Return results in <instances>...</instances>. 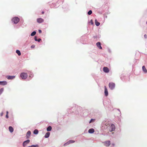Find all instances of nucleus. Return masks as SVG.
I'll use <instances>...</instances> for the list:
<instances>
[{
  "mask_svg": "<svg viewBox=\"0 0 147 147\" xmlns=\"http://www.w3.org/2000/svg\"><path fill=\"white\" fill-rule=\"evenodd\" d=\"M108 129L110 131H114L115 129V125L113 124H112L111 125H109L107 127Z\"/></svg>",
  "mask_w": 147,
  "mask_h": 147,
  "instance_id": "f257e3e1",
  "label": "nucleus"
},
{
  "mask_svg": "<svg viewBox=\"0 0 147 147\" xmlns=\"http://www.w3.org/2000/svg\"><path fill=\"white\" fill-rule=\"evenodd\" d=\"M109 87L111 90H113L115 88V84L113 82H110L109 84Z\"/></svg>",
  "mask_w": 147,
  "mask_h": 147,
  "instance_id": "f03ea898",
  "label": "nucleus"
},
{
  "mask_svg": "<svg viewBox=\"0 0 147 147\" xmlns=\"http://www.w3.org/2000/svg\"><path fill=\"white\" fill-rule=\"evenodd\" d=\"M27 76V74L25 73H22L20 74V77L23 79H26Z\"/></svg>",
  "mask_w": 147,
  "mask_h": 147,
  "instance_id": "7ed1b4c3",
  "label": "nucleus"
},
{
  "mask_svg": "<svg viewBox=\"0 0 147 147\" xmlns=\"http://www.w3.org/2000/svg\"><path fill=\"white\" fill-rule=\"evenodd\" d=\"M12 21L14 23L16 24L19 22L20 19L18 17H14L12 19Z\"/></svg>",
  "mask_w": 147,
  "mask_h": 147,
  "instance_id": "20e7f679",
  "label": "nucleus"
},
{
  "mask_svg": "<svg viewBox=\"0 0 147 147\" xmlns=\"http://www.w3.org/2000/svg\"><path fill=\"white\" fill-rule=\"evenodd\" d=\"M104 144L106 146H109L111 144L110 141H107L103 142Z\"/></svg>",
  "mask_w": 147,
  "mask_h": 147,
  "instance_id": "39448f33",
  "label": "nucleus"
},
{
  "mask_svg": "<svg viewBox=\"0 0 147 147\" xmlns=\"http://www.w3.org/2000/svg\"><path fill=\"white\" fill-rule=\"evenodd\" d=\"M36 21L37 22L39 23H41L44 22V19L41 18H37Z\"/></svg>",
  "mask_w": 147,
  "mask_h": 147,
  "instance_id": "423d86ee",
  "label": "nucleus"
},
{
  "mask_svg": "<svg viewBox=\"0 0 147 147\" xmlns=\"http://www.w3.org/2000/svg\"><path fill=\"white\" fill-rule=\"evenodd\" d=\"M30 142V140H27L25 141L23 143V146H25L27 144H28Z\"/></svg>",
  "mask_w": 147,
  "mask_h": 147,
  "instance_id": "0eeeda50",
  "label": "nucleus"
},
{
  "mask_svg": "<svg viewBox=\"0 0 147 147\" xmlns=\"http://www.w3.org/2000/svg\"><path fill=\"white\" fill-rule=\"evenodd\" d=\"M103 70L105 73H108L109 71V68L107 67H104L103 68Z\"/></svg>",
  "mask_w": 147,
  "mask_h": 147,
  "instance_id": "6e6552de",
  "label": "nucleus"
},
{
  "mask_svg": "<svg viewBox=\"0 0 147 147\" xmlns=\"http://www.w3.org/2000/svg\"><path fill=\"white\" fill-rule=\"evenodd\" d=\"M8 80H12L15 78V76H7L6 77Z\"/></svg>",
  "mask_w": 147,
  "mask_h": 147,
  "instance_id": "1a4fd4ad",
  "label": "nucleus"
},
{
  "mask_svg": "<svg viewBox=\"0 0 147 147\" xmlns=\"http://www.w3.org/2000/svg\"><path fill=\"white\" fill-rule=\"evenodd\" d=\"M105 93L106 96H107L108 95L107 89L105 86Z\"/></svg>",
  "mask_w": 147,
  "mask_h": 147,
  "instance_id": "9d476101",
  "label": "nucleus"
},
{
  "mask_svg": "<svg viewBox=\"0 0 147 147\" xmlns=\"http://www.w3.org/2000/svg\"><path fill=\"white\" fill-rule=\"evenodd\" d=\"M96 45L100 49H102V47L101 46V44L99 42H98L96 44Z\"/></svg>",
  "mask_w": 147,
  "mask_h": 147,
  "instance_id": "9b49d317",
  "label": "nucleus"
},
{
  "mask_svg": "<svg viewBox=\"0 0 147 147\" xmlns=\"http://www.w3.org/2000/svg\"><path fill=\"white\" fill-rule=\"evenodd\" d=\"M7 82L5 81H0V84L3 85H6L7 84Z\"/></svg>",
  "mask_w": 147,
  "mask_h": 147,
  "instance_id": "f8f14e48",
  "label": "nucleus"
},
{
  "mask_svg": "<svg viewBox=\"0 0 147 147\" xmlns=\"http://www.w3.org/2000/svg\"><path fill=\"white\" fill-rule=\"evenodd\" d=\"M31 134V132L30 131H28L27 132L26 135L27 138H28L29 137Z\"/></svg>",
  "mask_w": 147,
  "mask_h": 147,
  "instance_id": "ddd939ff",
  "label": "nucleus"
},
{
  "mask_svg": "<svg viewBox=\"0 0 147 147\" xmlns=\"http://www.w3.org/2000/svg\"><path fill=\"white\" fill-rule=\"evenodd\" d=\"M94 131V129H93L92 128L90 129L88 131V132L89 133H93Z\"/></svg>",
  "mask_w": 147,
  "mask_h": 147,
  "instance_id": "4468645a",
  "label": "nucleus"
},
{
  "mask_svg": "<svg viewBox=\"0 0 147 147\" xmlns=\"http://www.w3.org/2000/svg\"><path fill=\"white\" fill-rule=\"evenodd\" d=\"M75 142V141L73 140H70L68 141L66 144H70L74 143Z\"/></svg>",
  "mask_w": 147,
  "mask_h": 147,
  "instance_id": "2eb2a0df",
  "label": "nucleus"
},
{
  "mask_svg": "<svg viewBox=\"0 0 147 147\" xmlns=\"http://www.w3.org/2000/svg\"><path fill=\"white\" fill-rule=\"evenodd\" d=\"M50 135V133L49 132H48L46 134L44 137L45 138H48L49 137Z\"/></svg>",
  "mask_w": 147,
  "mask_h": 147,
  "instance_id": "dca6fc26",
  "label": "nucleus"
},
{
  "mask_svg": "<svg viewBox=\"0 0 147 147\" xmlns=\"http://www.w3.org/2000/svg\"><path fill=\"white\" fill-rule=\"evenodd\" d=\"M142 69H143V71L144 73H147V70L144 66H142Z\"/></svg>",
  "mask_w": 147,
  "mask_h": 147,
  "instance_id": "f3484780",
  "label": "nucleus"
},
{
  "mask_svg": "<svg viewBox=\"0 0 147 147\" xmlns=\"http://www.w3.org/2000/svg\"><path fill=\"white\" fill-rule=\"evenodd\" d=\"M9 131L11 132H12L13 131V128L11 126H9Z\"/></svg>",
  "mask_w": 147,
  "mask_h": 147,
  "instance_id": "a211bd4d",
  "label": "nucleus"
},
{
  "mask_svg": "<svg viewBox=\"0 0 147 147\" xmlns=\"http://www.w3.org/2000/svg\"><path fill=\"white\" fill-rule=\"evenodd\" d=\"M95 24L97 26H99L100 24V23L97 22L96 19L95 20Z\"/></svg>",
  "mask_w": 147,
  "mask_h": 147,
  "instance_id": "6ab92c4d",
  "label": "nucleus"
},
{
  "mask_svg": "<svg viewBox=\"0 0 147 147\" xmlns=\"http://www.w3.org/2000/svg\"><path fill=\"white\" fill-rule=\"evenodd\" d=\"M52 129V127L50 126L48 127L47 128V131H50Z\"/></svg>",
  "mask_w": 147,
  "mask_h": 147,
  "instance_id": "aec40b11",
  "label": "nucleus"
},
{
  "mask_svg": "<svg viewBox=\"0 0 147 147\" xmlns=\"http://www.w3.org/2000/svg\"><path fill=\"white\" fill-rule=\"evenodd\" d=\"M16 52L19 56L21 55V53L20 51L18 50H17Z\"/></svg>",
  "mask_w": 147,
  "mask_h": 147,
  "instance_id": "412c9836",
  "label": "nucleus"
},
{
  "mask_svg": "<svg viewBox=\"0 0 147 147\" xmlns=\"http://www.w3.org/2000/svg\"><path fill=\"white\" fill-rule=\"evenodd\" d=\"M38 130H37V129H35L34 131V134H38Z\"/></svg>",
  "mask_w": 147,
  "mask_h": 147,
  "instance_id": "4be33fe9",
  "label": "nucleus"
},
{
  "mask_svg": "<svg viewBox=\"0 0 147 147\" xmlns=\"http://www.w3.org/2000/svg\"><path fill=\"white\" fill-rule=\"evenodd\" d=\"M36 31H33L32 32L31 34V36H34L36 34Z\"/></svg>",
  "mask_w": 147,
  "mask_h": 147,
  "instance_id": "5701e85b",
  "label": "nucleus"
},
{
  "mask_svg": "<svg viewBox=\"0 0 147 147\" xmlns=\"http://www.w3.org/2000/svg\"><path fill=\"white\" fill-rule=\"evenodd\" d=\"M28 147H38V145H32L31 146H29Z\"/></svg>",
  "mask_w": 147,
  "mask_h": 147,
  "instance_id": "b1692460",
  "label": "nucleus"
},
{
  "mask_svg": "<svg viewBox=\"0 0 147 147\" xmlns=\"http://www.w3.org/2000/svg\"><path fill=\"white\" fill-rule=\"evenodd\" d=\"M4 89L3 88H1L0 89V94H1L3 92V91Z\"/></svg>",
  "mask_w": 147,
  "mask_h": 147,
  "instance_id": "393cba45",
  "label": "nucleus"
},
{
  "mask_svg": "<svg viewBox=\"0 0 147 147\" xmlns=\"http://www.w3.org/2000/svg\"><path fill=\"white\" fill-rule=\"evenodd\" d=\"M92 13V11L91 10H90L88 11V14L89 15H90Z\"/></svg>",
  "mask_w": 147,
  "mask_h": 147,
  "instance_id": "a878e982",
  "label": "nucleus"
},
{
  "mask_svg": "<svg viewBox=\"0 0 147 147\" xmlns=\"http://www.w3.org/2000/svg\"><path fill=\"white\" fill-rule=\"evenodd\" d=\"M94 120H95L94 119H92L90 121L89 123H91V122H92L94 121Z\"/></svg>",
  "mask_w": 147,
  "mask_h": 147,
  "instance_id": "bb28decb",
  "label": "nucleus"
},
{
  "mask_svg": "<svg viewBox=\"0 0 147 147\" xmlns=\"http://www.w3.org/2000/svg\"><path fill=\"white\" fill-rule=\"evenodd\" d=\"M34 40L35 41H37V37L35 36L34 37Z\"/></svg>",
  "mask_w": 147,
  "mask_h": 147,
  "instance_id": "cd10ccee",
  "label": "nucleus"
},
{
  "mask_svg": "<svg viewBox=\"0 0 147 147\" xmlns=\"http://www.w3.org/2000/svg\"><path fill=\"white\" fill-rule=\"evenodd\" d=\"M35 47V46L34 45H32L31 46V47L32 48H34Z\"/></svg>",
  "mask_w": 147,
  "mask_h": 147,
  "instance_id": "c85d7f7f",
  "label": "nucleus"
},
{
  "mask_svg": "<svg viewBox=\"0 0 147 147\" xmlns=\"http://www.w3.org/2000/svg\"><path fill=\"white\" fill-rule=\"evenodd\" d=\"M144 37L145 38H147V35L145 34L144 35Z\"/></svg>",
  "mask_w": 147,
  "mask_h": 147,
  "instance_id": "c756f323",
  "label": "nucleus"
},
{
  "mask_svg": "<svg viewBox=\"0 0 147 147\" xmlns=\"http://www.w3.org/2000/svg\"><path fill=\"white\" fill-rule=\"evenodd\" d=\"M91 23L92 24H93V22L92 20H91Z\"/></svg>",
  "mask_w": 147,
  "mask_h": 147,
  "instance_id": "7c9ffc66",
  "label": "nucleus"
},
{
  "mask_svg": "<svg viewBox=\"0 0 147 147\" xmlns=\"http://www.w3.org/2000/svg\"><path fill=\"white\" fill-rule=\"evenodd\" d=\"M109 125V123H106L105 124V125L106 126H107L108 125Z\"/></svg>",
  "mask_w": 147,
  "mask_h": 147,
  "instance_id": "2f4dec72",
  "label": "nucleus"
},
{
  "mask_svg": "<svg viewBox=\"0 0 147 147\" xmlns=\"http://www.w3.org/2000/svg\"><path fill=\"white\" fill-rule=\"evenodd\" d=\"M41 40V39L39 38L38 40H37V41H38V42H39Z\"/></svg>",
  "mask_w": 147,
  "mask_h": 147,
  "instance_id": "473e14b6",
  "label": "nucleus"
},
{
  "mask_svg": "<svg viewBox=\"0 0 147 147\" xmlns=\"http://www.w3.org/2000/svg\"><path fill=\"white\" fill-rule=\"evenodd\" d=\"M6 117L7 118H8V115H6Z\"/></svg>",
  "mask_w": 147,
  "mask_h": 147,
  "instance_id": "72a5a7b5",
  "label": "nucleus"
},
{
  "mask_svg": "<svg viewBox=\"0 0 147 147\" xmlns=\"http://www.w3.org/2000/svg\"><path fill=\"white\" fill-rule=\"evenodd\" d=\"M38 32H39L40 33H41V32H42L41 30H39Z\"/></svg>",
  "mask_w": 147,
  "mask_h": 147,
  "instance_id": "f704fd0d",
  "label": "nucleus"
},
{
  "mask_svg": "<svg viewBox=\"0 0 147 147\" xmlns=\"http://www.w3.org/2000/svg\"><path fill=\"white\" fill-rule=\"evenodd\" d=\"M29 77H31L32 78V77H33V76L31 74V76H30Z\"/></svg>",
  "mask_w": 147,
  "mask_h": 147,
  "instance_id": "c9c22d12",
  "label": "nucleus"
},
{
  "mask_svg": "<svg viewBox=\"0 0 147 147\" xmlns=\"http://www.w3.org/2000/svg\"><path fill=\"white\" fill-rule=\"evenodd\" d=\"M8 111H7L6 112V115H8Z\"/></svg>",
  "mask_w": 147,
  "mask_h": 147,
  "instance_id": "e433bc0d",
  "label": "nucleus"
},
{
  "mask_svg": "<svg viewBox=\"0 0 147 147\" xmlns=\"http://www.w3.org/2000/svg\"><path fill=\"white\" fill-rule=\"evenodd\" d=\"M44 11H42V14H44Z\"/></svg>",
  "mask_w": 147,
  "mask_h": 147,
  "instance_id": "4c0bfd02",
  "label": "nucleus"
},
{
  "mask_svg": "<svg viewBox=\"0 0 147 147\" xmlns=\"http://www.w3.org/2000/svg\"><path fill=\"white\" fill-rule=\"evenodd\" d=\"M3 115V113H1V116H2Z\"/></svg>",
  "mask_w": 147,
  "mask_h": 147,
  "instance_id": "58836bf2",
  "label": "nucleus"
},
{
  "mask_svg": "<svg viewBox=\"0 0 147 147\" xmlns=\"http://www.w3.org/2000/svg\"><path fill=\"white\" fill-rule=\"evenodd\" d=\"M112 145H113V146H114L115 145V144H112Z\"/></svg>",
  "mask_w": 147,
  "mask_h": 147,
  "instance_id": "ea45409f",
  "label": "nucleus"
}]
</instances>
